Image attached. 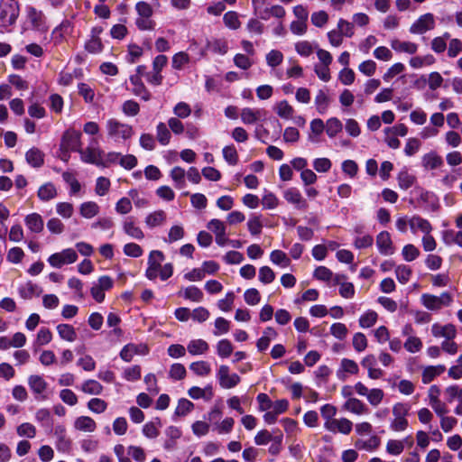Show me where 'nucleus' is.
<instances>
[{
	"mask_svg": "<svg viewBox=\"0 0 462 462\" xmlns=\"http://www.w3.org/2000/svg\"><path fill=\"white\" fill-rule=\"evenodd\" d=\"M270 261L282 268H286L291 264V259L282 250H273L270 254Z\"/></svg>",
	"mask_w": 462,
	"mask_h": 462,
	"instance_id": "c03bdc74",
	"label": "nucleus"
},
{
	"mask_svg": "<svg viewBox=\"0 0 462 462\" xmlns=\"http://www.w3.org/2000/svg\"><path fill=\"white\" fill-rule=\"evenodd\" d=\"M283 59L284 56L282 52L278 50H272L265 56L266 63L271 68H276L282 64Z\"/></svg>",
	"mask_w": 462,
	"mask_h": 462,
	"instance_id": "0e129e2a",
	"label": "nucleus"
},
{
	"mask_svg": "<svg viewBox=\"0 0 462 462\" xmlns=\"http://www.w3.org/2000/svg\"><path fill=\"white\" fill-rule=\"evenodd\" d=\"M26 15L29 22L33 27H40L43 23V14L42 11L37 10L33 6L26 7Z\"/></svg>",
	"mask_w": 462,
	"mask_h": 462,
	"instance_id": "603ef678",
	"label": "nucleus"
},
{
	"mask_svg": "<svg viewBox=\"0 0 462 462\" xmlns=\"http://www.w3.org/2000/svg\"><path fill=\"white\" fill-rule=\"evenodd\" d=\"M56 328L59 336L63 340L74 342L77 339V333L72 325L59 324Z\"/></svg>",
	"mask_w": 462,
	"mask_h": 462,
	"instance_id": "4c0bfd02",
	"label": "nucleus"
},
{
	"mask_svg": "<svg viewBox=\"0 0 462 462\" xmlns=\"http://www.w3.org/2000/svg\"><path fill=\"white\" fill-rule=\"evenodd\" d=\"M54 435L57 438L55 446L58 451L62 453H68L71 449V439L67 437L66 429L62 425L55 427Z\"/></svg>",
	"mask_w": 462,
	"mask_h": 462,
	"instance_id": "dca6fc26",
	"label": "nucleus"
},
{
	"mask_svg": "<svg viewBox=\"0 0 462 462\" xmlns=\"http://www.w3.org/2000/svg\"><path fill=\"white\" fill-rule=\"evenodd\" d=\"M310 134H309V140L312 143H318L319 141V136L324 132L325 124L319 119L316 118L310 122Z\"/></svg>",
	"mask_w": 462,
	"mask_h": 462,
	"instance_id": "79ce46f5",
	"label": "nucleus"
},
{
	"mask_svg": "<svg viewBox=\"0 0 462 462\" xmlns=\"http://www.w3.org/2000/svg\"><path fill=\"white\" fill-rule=\"evenodd\" d=\"M79 389L86 394L99 395L102 393L104 387L98 381L88 379L81 383Z\"/></svg>",
	"mask_w": 462,
	"mask_h": 462,
	"instance_id": "2f4dec72",
	"label": "nucleus"
},
{
	"mask_svg": "<svg viewBox=\"0 0 462 462\" xmlns=\"http://www.w3.org/2000/svg\"><path fill=\"white\" fill-rule=\"evenodd\" d=\"M217 378L223 389L234 388L241 382L240 376L235 373L231 374L229 367L226 365L219 366L217 372Z\"/></svg>",
	"mask_w": 462,
	"mask_h": 462,
	"instance_id": "1a4fd4ad",
	"label": "nucleus"
},
{
	"mask_svg": "<svg viewBox=\"0 0 462 462\" xmlns=\"http://www.w3.org/2000/svg\"><path fill=\"white\" fill-rule=\"evenodd\" d=\"M448 40H450V33L448 32H444L441 36L433 38L430 43L431 50L438 54L444 52Z\"/></svg>",
	"mask_w": 462,
	"mask_h": 462,
	"instance_id": "37998d69",
	"label": "nucleus"
},
{
	"mask_svg": "<svg viewBox=\"0 0 462 462\" xmlns=\"http://www.w3.org/2000/svg\"><path fill=\"white\" fill-rule=\"evenodd\" d=\"M168 375L172 381H180L186 377L187 370L182 364L174 363L170 366Z\"/></svg>",
	"mask_w": 462,
	"mask_h": 462,
	"instance_id": "3c124183",
	"label": "nucleus"
},
{
	"mask_svg": "<svg viewBox=\"0 0 462 462\" xmlns=\"http://www.w3.org/2000/svg\"><path fill=\"white\" fill-rule=\"evenodd\" d=\"M421 304L429 310L439 311L444 307H448L453 302V297L448 292H442L439 296L423 293L420 297Z\"/></svg>",
	"mask_w": 462,
	"mask_h": 462,
	"instance_id": "20e7f679",
	"label": "nucleus"
},
{
	"mask_svg": "<svg viewBox=\"0 0 462 462\" xmlns=\"http://www.w3.org/2000/svg\"><path fill=\"white\" fill-rule=\"evenodd\" d=\"M217 354L221 358H227L231 356L234 350L232 343L228 339H221L216 346Z\"/></svg>",
	"mask_w": 462,
	"mask_h": 462,
	"instance_id": "5fc2aeb1",
	"label": "nucleus"
},
{
	"mask_svg": "<svg viewBox=\"0 0 462 462\" xmlns=\"http://www.w3.org/2000/svg\"><path fill=\"white\" fill-rule=\"evenodd\" d=\"M410 407L406 403L397 402L393 407V420L390 423V429L395 432H401L407 430L409 421L407 416L409 414Z\"/></svg>",
	"mask_w": 462,
	"mask_h": 462,
	"instance_id": "7ed1b4c3",
	"label": "nucleus"
},
{
	"mask_svg": "<svg viewBox=\"0 0 462 462\" xmlns=\"http://www.w3.org/2000/svg\"><path fill=\"white\" fill-rule=\"evenodd\" d=\"M282 195L283 199L298 210H306L309 207L307 199L302 196L300 190L295 187L286 189Z\"/></svg>",
	"mask_w": 462,
	"mask_h": 462,
	"instance_id": "9b49d317",
	"label": "nucleus"
},
{
	"mask_svg": "<svg viewBox=\"0 0 462 462\" xmlns=\"http://www.w3.org/2000/svg\"><path fill=\"white\" fill-rule=\"evenodd\" d=\"M188 394L193 400L203 399L207 402L210 401L214 396L213 389L210 384H208L204 388L192 386L188 390Z\"/></svg>",
	"mask_w": 462,
	"mask_h": 462,
	"instance_id": "412c9836",
	"label": "nucleus"
},
{
	"mask_svg": "<svg viewBox=\"0 0 462 462\" xmlns=\"http://www.w3.org/2000/svg\"><path fill=\"white\" fill-rule=\"evenodd\" d=\"M404 348L409 353H417L421 350L423 344L420 337L410 336L403 344Z\"/></svg>",
	"mask_w": 462,
	"mask_h": 462,
	"instance_id": "69168bd1",
	"label": "nucleus"
},
{
	"mask_svg": "<svg viewBox=\"0 0 462 462\" xmlns=\"http://www.w3.org/2000/svg\"><path fill=\"white\" fill-rule=\"evenodd\" d=\"M78 260V254L72 248H67L61 252L52 254L48 258V263L54 268H60L64 264H70Z\"/></svg>",
	"mask_w": 462,
	"mask_h": 462,
	"instance_id": "6e6552de",
	"label": "nucleus"
},
{
	"mask_svg": "<svg viewBox=\"0 0 462 462\" xmlns=\"http://www.w3.org/2000/svg\"><path fill=\"white\" fill-rule=\"evenodd\" d=\"M376 246L383 255H392L394 253V246L389 232L382 231L377 235Z\"/></svg>",
	"mask_w": 462,
	"mask_h": 462,
	"instance_id": "4468645a",
	"label": "nucleus"
},
{
	"mask_svg": "<svg viewBox=\"0 0 462 462\" xmlns=\"http://www.w3.org/2000/svg\"><path fill=\"white\" fill-rule=\"evenodd\" d=\"M62 179L68 185H69V188H70L69 195L70 196H75L80 191L81 184L76 179L74 173L69 172V171H65L62 173Z\"/></svg>",
	"mask_w": 462,
	"mask_h": 462,
	"instance_id": "8fccbe9b",
	"label": "nucleus"
},
{
	"mask_svg": "<svg viewBox=\"0 0 462 462\" xmlns=\"http://www.w3.org/2000/svg\"><path fill=\"white\" fill-rule=\"evenodd\" d=\"M130 82L134 86L132 91L135 96L140 97L144 101H148L151 98V93L147 90V88L142 82L140 76H131Z\"/></svg>",
	"mask_w": 462,
	"mask_h": 462,
	"instance_id": "4be33fe9",
	"label": "nucleus"
},
{
	"mask_svg": "<svg viewBox=\"0 0 462 462\" xmlns=\"http://www.w3.org/2000/svg\"><path fill=\"white\" fill-rule=\"evenodd\" d=\"M344 408L346 411L358 415L368 412V408L365 404L356 398H348L344 404Z\"/></svg>",
	"mask_w": 462,
	"mask_h": 462,
	"instance_id": "c9c22d12",
	"label": "nucleus"
},
{
	"mask_svg": "<svg viewBox=\"0 0 462 462\" xmlns=\"http://www.w3.org/2000/svg\"><path fill=\"white\" fill-rule=\"evenodd\" d=\"M391 47L398 52L414 54L418 51V45L411 42H402L394 39L391 42Z\"/></svg>",
	"mask_w": 462,
	"mask_h": 462,
	"instance_id": "473e14b6",
	"label": "nucleus"
},
{
	"mask_svg": "<svg viewBox=\"0 0 462 462\" xmlns=\"http://www.w3.org/2000/svg\"><path fill=\"white\" fill-rule=\"evenodd\" d=\"M164 254L160 250H152L150 252L147 261V269L145 271V276L153 281L158 277L159 270L162 266V263L164 261Z\"/></svg>",
	"mask_w": 462,
	"mask_h": 462,
	"instance_id": "0eeeda50",
	"label": "nucleus"
},
{
	"mask_svg": "<svg viewBox=\"0 0 462 462\" xmlns=\"http://www.w3.org/2000/svg\"><path fill=\"white\" fill-rule=\"evenodd\" d=\"M124 232L130 237L142 240L144 238L143 231L136 225L133 217H126L122 224Z\"/></svg>",
	"mask_w": 462,
	"mask_h": 462,
	"instance_id": "aec40b11",
	"label": "nucleus"
},
{
	"mask_svg": "<svg viewBox=\"0 0 462 462\" xmlns=\"http://www.w3.org/2000/svg\"><path fill=\"white\" fill-rule=\"evenodd\" d=\"M20 14L17 0H2L0 4V26L8 27L15 23Z\"/></svg>",
	"mask_w": 462,
	"mask_h": 462,
	"instance_id": "f03ea898",
	"label": "nucleus"
},
{
	"mask_svg": "<svg viewBox=\"0 0 462 462\" xmlns=\"http://www.w3.org/2000/svg\"><path fill=\"white\" fill-rule=\"evenodd\" d=\"M138 348L143 349L142 354L148 353V347L145 345L127 344L122 348L119 356L124 361L130 362L135 355H138Z\"/></svg>",
	"mask_w": 462,
	"mask_h": 462,
	"instance_id": "c85d7f7f",
	"label": "nucleus"
},
{
	"mask_svg": "<svg viewBox=\"0 0 462 462\" xmlns=\"http://www.w3.org/2000/svg\"><path fill=\"white\" fill-rule=\"evenodd\" d=\"M81 150V133L76 130H68L64 133L60 142V151L66 152Z\"/></svg>",
	"mask_w": 462,
	"mask_h": 462,
	"instance_id": "423d86ee",
	"label": "nucleus"
},
{
	"mask_svg": "<svg viewBox=\"0 0 462 462\" xmlns=\"http://www.w3.org/2000/svg\"><path fill=\"white\" fill-rule=\"evenodd\" d=\"M359 366L357 363L352 359L343 358L340 361L339 367L337 371V376L339 380L344 381L348 375L357 374Z\"/></svg>",
	"mask_w": 462,
	"mask_h": 462,
	"instance_id": "f3484780",
	"label": "nucleus"
},
{
	"mask_svg": "<svg viewBox=\"0 0 462 462\" xmlns=\"http://www.w3.org/2000/svg\"><path fill=\"white\" fill-rule=\"evenodd\" d=\"M106 132L107 139L116 143H125L134 134L131 125L123 123L116 118H109L106 122Z\"/></svg>",
	"mask_w": 462,
	"mask_h": 462,
	"instance_id": "f257e3e1",
	"label": "nucleus"
},
{
	"mask_svg": "<svg viewBox=\"0 0 462 462\" xmlns=\"http://www.w3.org/2000/svg\"><path fill=\"white\" fill-rule=\"evenodd\" d=\"M397 180H398L399 187L402 189L406 190V189H410L414 184L416 178L412 174L409 173L407 171H402L398 174Z\"/></svg>",
	"mask_w": 462,
	"mask_h": 462,
	"instance_id": "13d9d810",
	"label": "nucleus"
},
{
	"mask_svg": "<svg viewBox=\"0 0 462 462\" xmlns=\"http://www.w3.org/2000/svg\"><path fill=\"white\" fill-rule=\"evenodd\" d=\"M189 369L196 375L200 376V377L208 376L211 373L210 365L208 362L202 361V360L192 362L189 365Z\"/></svg>",
	"mask_w": 462,
	"mask_h": 462,
	"instance_id": "49530a36",
	"label": "nucleus"
},
{
	"mask_svg": "<svg viewBox=\"0 0 462 462\" xmlns=\"http://www.w3.org/2000/svg\"><path fill=\"white\" fill-rule=\"evenodd\" d=\"M383 141L391 149H398L401 146L398 136L390 126L383 129Z\"/></svg>",
	"mask_w": 462,
	"mask_h": 462,
	"instance_id": "6e6d98bb",
	"label": "nucleus"
},
{
	"mask_svg": "<svg viewBox=\"0 0 462 462\" xmlns=\"http://www.w3.org/2000/svg\"><path fill=\"white\" fill-rule=\"evenodd\" d=\"M352 345L356 352L361 353L365 351L368 345L365 335L362 332L355 333L352 339Z\"/></svg>",
	"mask_w": 462,
	"mask_h": 462,
	"instance_id": "774afa93",
	"label": "nucleus"
},
{
	"mask_svg": "<svg viewBox=\"0 0 462 462\" xmlns=\"http://www.w3.org/2000/svg\"><path fill=\"white\" fill-rule=\"evenodd\" d=\"M247 228L252 236H258L263 229L261 216L252 215L247 221Z\"/></svg>",
	"mask_w": 462,
	"mask_h": 462,
	"instance_id": "e2e57ef3",
	"label": "nucleus"
},
{
	"mask_svg": "<svg viewBox=\"0 0 462 462\" xmlns=\"http://www.w3.org/2000/svg\"><path fill=\"white\" fill-rule=\"evenodd\" d=\"M330 104V97L323 90L319 89L315 97V106L317 111L323 115L327 112Z\"/></svg>",
	"mask_w": 462,
	"mask_h": 462,
	"instance_id": "e433bc0d",
	"label": "nucleus"
},
{
	"mask_svg": "<svg viewBox=\"0 0 462 462\" xmlns=\"http://www.w3.org/2000/svg\"><path fill=\"white\" fill-rule=\"evenodd\" d=\"M37 196L42 201H49L58 196V191L52 182H46L40 186L37 191Z\"/></svg>",
	"mask_w": 462,
	"mask_h": 462,
	"instance_id": "7c9ffc66",
	"label": "nucleus"
},
{
	"mask_svg": "<svg viewBox=\"0 0 462 462\" xmlns=\"http://www.w3.org/2000/svg\"><path fill=\"white\" fill-rule=\"evenodd\" d=\"M162 426L161 420L155 418L152 421L146 422L143 427V434L148 439H155L159 436V428Z\"/></svg>",
	"mask_w": 462,
	"mask_h": 462,
	"instance_id": "58836bf2",
	"label": "nucleus"
},
{
	"mask_svg": "<svg viewBox=\"0 0 462 462\" xmlns=\"http://www.w3.org/2000/svg\"><path fill=\"white\" fill-rule=\"evenodd\" d=\"M276 114L284 119H290L292 117L294 114L293 107L288 103L286 100H282L278 102L275 106Z\"/></svg>",
	"mask_w": 462,
	"mask_h": 462,
	"instance_id": "864d4df0",
	"label": "nucleus"
},
{
	"mask_svg": "<svg viewBox=\"0 0 462 462\" xmlns=\"http://www.w3.org/2000/svg\"><path fill=\"white\" fill-rule=\"evenodd\" d=\"M436 22L432 14L427 13L420 15L410 27V32L412 34H423L435 28Z\"/></svg>",
	"mask_w": 462,
	"mask_h": 462,
	"instance_id": "9d476101",
	"label": "nucleus"
},
{
	"mask_svg": "<svg viewBox=\"0 0 462 462\" xmlns=\"http://www.w3.org/2000/svg\"><path fill=\"white\" fill-rule=\"evenodd\" d=\"M444 393L448 402H452L454 400L462 402V387L457 384L449 385Z\"/></svg>",
	"mask_w": 462,
	"mask_h": 462,
	"instance_id": "338daca9",
	"label": "nucleus"
},
{
	"mask_svg": "<svg viewBox=\"0 0 462 462\" xmlns=\"http://www.w3.org/2000/svg\"><path fill=\"white\" fill-rule=\"evenodd\" d=\"M378 319V314L372 310H368L364 312L359 318V326L362 328H369L373 327Z\"/></svg>",
	"mask_w": 462,
	"mask_h": 462,
	"instance_id": "09e8293b",
	"label": "nucleus"
},
{
	"mask_svg": "<svg viewBox=\"0 0 462 462\" xmlns=\"http://www.w3.org/2000/svg\"><path fill=\"white\" fill-rule=\"evenodd\" d=\"M431 334L434 337H444L446 340H452L457 337V328L453 324L441 325L434 323L431 326Z\"/></svg>",
	"mask_w": 462,
	"mask_h": 462,
	"instance_id": "ddd939ff",
	"label": "nucleus"
},
{
	"mask_svg": "<svg viewBox=\"0 0 462 462\" xmlns=\"http://www.w3.org/2000/svg\"><path fill=\"white\" fill-rule=\"evenodd\" d=\"M223 23L230 30H238L241 27L240 14L235 11H228L223 16Z\"/></svg>",
	"mask_w": 462,
	"mask_h": 462,
	"instance_id": "a19ab883",
	"label": "nucleus"
},
{
	"mask_svg": "<svg viewBox=\"0 0 462 462\" xmlns=\"http://www.w3.org/2000/svg\"><path fill=\"white\" fill-rule=\"evenodd\" d=\"M170 177L176 189H181L186 186V171L180 166L173 167L170 171Z\"/></svg>",
	"mask_w": 462,
	"mask_h": 462,
	"instance_id": "f704fd0d",
	"label": "nucleus"
},
{
	"mask_svg": "<svg viewBox=\"0 0 462 462\" xmlns=\"http://www.w3.org/2000/svg\"><path fill=\"white\" fill-rule=\"evenodd\" d=\"M432 226L430 222L420 217V215H413L411 217L410 220V230L413 235L421 232L423 235L431 233Z\"/></svg>",
	"mask_w": 462,
	"mask_h": 462,
	"instance_id": "a211bd4d",
	"label": "nucleus"
},
{
	"mask_svg": "<svg viewBox=\"0 0 462 462\" xmlns=\"http://www.w3.org/2000/svg\"><path fill=\"white\" fill-rule=\"evenodd\" d=\"M171 132L164 123H159L156 126V138L162 145H167L171 141Z\"/></svg>",
	"mask_w": 462,
	"mask_h": 462,
	"instance_id": "4d7b16f0",
	"label": "nucleus"
},
{
	"mask_svg": "<svg viewBox=\"0 0 462 462\" xmlns=\"http://www.w3.org/2000/svg\"><path fill=\"white\" fill-rule=\"evenodd\" d=\"M325 129L330 138H334L343 129L341 121L337 117H330L326 121Z\"/></svg>",
	"mask_w": 462,
	"mask_h": 462,
	"instance_id": "de8ad7c7",
	"label": "nucleus"
},
{
	"mask_svg": "<svg viewBox=\"0 0 462 462\" xmlns=\"http://www.w3.org/2000/svg\"><path fill=\"white\" fill-rule=\"evenodd\" d=\"M421 164L426 170H435L443 165V160L436 152L431 151L422 156Z\"/></svg>",
	"mask_w": 462,
	"mask_h": 462,
	"instance_id": "5701e85b",
	"label": "nucleus"
},
{
	"mask_svg": "<svg viewBox=\"0 0 462 462\" xmlns=\"http://www.w3.org/2000/svg\"><path fill=\"white\" fill-rule=\"evenodd\" d=\"M24 223L31 232L41 233L43 230V219L38 213H31L27 215L24 218Z\"/></svg>",
	"mask_w": 462,
	"mask_h": 462,
	"instance_id": "bb28decb",
	"label": "nucleus"
},
{
	"mask_svg": "<svg viewBox=\"0 0 462 462\" xmlns=\"http://www.w3.org/2000/svg\"><path fill=\"white\" fill-rule=\"evenodd\" d=\"M74 429L79 431L93 432L97 429L96 421L88 416H79L73 423Z\"/></svg>",
	"mask_w": 462,
	"mask_h": 462,
	"instance_id": "c756f323",
	"label": "nucleus"
},
{
	"mask_svg": "<svg viewBox=\"0 0 462 462\" xmlns=\"http://www.w3.org/2000/svg\"><path fill=\"white\" fill-rule=\"evenodd\" d=\"M223 157L229 165L238 163V153L234 144L226 145L222 150Z\"/></svg>",
	"mask_w": 462,
	"mask_h": 462,
	"instance_id": "bf43d9fd",
	"label": "nucleus"
},
{
	"mask_svg": "<svg viewBox=\"0 0 462 462\" xmlns=\"http://www.w3.org/2000/svg\"><path fill=\"white\" fill-rule=\"evenodd\" d=\"M28 385L38 401H45L47 395L45 392L48 387L47 382L42 375L32 374L28 377Z\"/></svg>",
	"mask_w": 462,
	"mask_h": 462,
	"instance_id": "f8f14e48",
	"label": "nucleus"
},
{
	"mask_svg": "<svg viewBox=\"0 0 462 462\" xmlns=\"http://www.w3.org/2000/svg\"><path fill=\"white\" fill-rule=\"evenodd\" d=\"M167 219L165 211L159 209L149 213L144 220L145 225L149 228H154L162 226Z\"/></svg>",
	"mask_w": 462,
	"mask_h": 462,
	"instance_id": "b1692460",
	"label": "nucleus"
},
{
	"mask_svg": "<svg viewBox=\"0 0 462 462\" xmlns=\"http://www.w3.org/2000/svg\"><path fill=\"white\" fill-rule=\"evenodd\" d=\"M100 211L99 206L94 201H87L79 206V214L85 218H92Z\"/></svg>",
	"mask_w": 462,
	"mask_h": 462,
	"instance_id": "ea45409f",
	"label": "nucleus"
},
{
	"mask_svg": "<svg viewBox=\"0 0 462 462\" xmlns=\"http://www.w3.org/2000/svg\"><path fill=\"white\" fill-rule=\"evenodd\" d=\"M446 367L443 365L426 366L421 374V381L424 384L432 382L437 376L443 374Z\"/></svg>",
	"mask_w": 462,
	"mask_h": 462,
	"instance_id": "cd10ccee",
	"label": "nucleus"
},
{
	"mask_svg": "<svg viewBox=\"0 0 462 462\" xmlns=\"http://www.w3.org/2000/svg\"><path fill=\"white\" fill-rule=\"evenodd\" d=\"M325 429L331 432H340L342 434H349L353 428V423L348 419H334L332 421H326L324 424Z\"/></svg>",
	"mask_w": 462,
	"mask_h": 462,
	"instance_id": "2eb2a0df",
	"label": "nucleus"
},
{
	"mask_svg": "<svg viewBox=\"0 0 462 462\" xmlns=\"http://www.w3.org/2000/svg\"><path fill=\"white\" fill-rule=\"evenodd\" d=\"M25 159L32 167L40 168L44 163V153L40 149L32 147L26 152Z\"/></svg>",
	"mask_w": 462,
	"mask_h": 462,
	"instance_id": "a878e982",
	"label": "nucleus"
},
{
	"mask_svg": "<svg viewBox=\"0 0 462 462\" xmlns=\"http://www.w3.org/2000/svg\"><path fill=\"white\" fill-rule=\"evenodd\" d=\"M314 50L313 43L309 41H300L295 43V51L301 57L310 56Z\"/></svg>",
	"mask_w": 462,
	"mask_h": 462,
	"instance_id": "680f3d73",
	"label": "nucleus"
},
{
	"mask_svg": "<svg viewBox=\"0 0 462 462\" xmlns=\"http://www.w3.org/2000/svg\"><path fill=\"white\" fill-rule=\"evenodd\" d=\"M79 154L82 162L99 167L104 151L99 147L98 140L92 138L86 149L81 148Z\"/></svg>",
	"mask_w": 462,
	"mask_h": 462,
	"instance_id": "39448f33",
	"label": "nucleus"
},
{
	"mask_svg": "<svg viewBox=\"0 0 462 462\" xmlns=\"http://www.w3.org/2000/svg\"><path fill=\"white\" fill-rule=\"evenodd\" d=\"M266 116V111L263 108L245 107L241 110V121L245 125H254Z\"/></svg>",
	"mask_w": 462,
	"mask_h": 462,
	"instance_id": "6ab92c4d",
	"label": "nucleus"
},
{
	"mask_svg": "<svg viewBox=\"0 0 462 462\" xmlns=\"http://www.w3.org/2000/svg\"><path fill=\"white\" fill-rule=\"evenodd\" d=\"M42 288L32 282H27L19 288V294L23 299H31L33 296H40Z\"/></svg>",
	"mask_w": 462,
	"mask_h": 462,
	"instance_id": "72a5a7b5",
	"label": "nucleus"
},
{
	"mask_svg": "<svg viewBox=\"0 0 462 462\" xmlns=\"http://www.w3.org/2000/svg\"><path fill=\"white\" fill-rule=\"evenodd\" d=\"M16 434L20 438L34 439L37 434V429L31 422H23L16 427Z\"/></svg>",
	"mask_w": 462,
	"mask_h": 462,
	"instance_id": "a18cd8bd",
	"label": "nucleus"
},
{
	"mask_svg": "<svg viewBox=\"0 0 462 462\" xmlns=\"http://www.w3.org/2000/svg\"><path fill=\"white\" fill-rule=\"evenodd\" d=\"M412 274V270L410 266L401 264L395 268V275L398 282L402 284H406Z\"/></svg>",
	"mask_w": 462,
	"mask_h": 462,
	"instance_id": "052dcab7",
	"label": "nucleus"
},
{
	"mask_svg": "<svg viewBox=\"0 0 462 462\" xmlns=\"http://www.w3.org/2000/svg\"><path fill=\"white\" fill-rule=\"evenodd\" d=\"M209 345L204 339H192L187 345V351L191 356H201L208 353Z\"/></svg>",
	"mask_w": 462,
	"mask_h": 462,
	"instance_id": "393cba45",
	"label": "nucleus"
}]
</instances>
